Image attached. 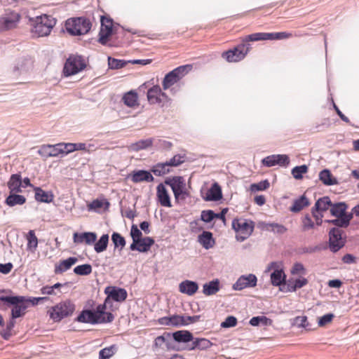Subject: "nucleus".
<instances>
[{"instance_id":"nucleus-47","label":"nucleus","mask_w":359,"mask_h":359,"mask_svg":"<svg viewBox=\"0 0 359 359\" xmlns=\"http://www.w3.org/2000/svg\"><path fill=\"white\" fill-rule=\"evenodd\" d=\"M265 227L266 230L279 235L284 234L287 231L285 226L278 223H268L266 224Z\"/></svg>"},{"instance_id":"nucleus-7","label":"nucleus","mask_w":359,"mask_h":359,"mask_svg":"<svg viewBox=\"0 0 359 359\" xmlns=\"http://www.w3.org/2000/svg\"><path fill=\"white\" fill-rule=\"evenodd\" d=\"M250 49V44L241 43L233 49L222 53V57L229 62H237L245 57Z\"/></svg>"},{"instance_id":"nucleus-33","label":"nucleus","mask_w":359,"mask_h":359,"mask_svg":"<svg viewBox=\"0 0 359 359\" xmlns=\"http://www.w3.org/2000/svg\"><path fill=\"white\" fill-rule=\"evenodd\" d=\"M347 209V205L345 203H332L330 208V212L332 216L339 217H344L347 216V213L346 212V210Z\"/></svg>"},{"instance_id":"nucleus-30","label":"nucleus","mask_w":359,"mask_h":359,"mask_svg":"<svg viewBox=\"0 0 359 359\" xmlns=\"http://www.w3.org/2000/svg\"><path fill=\"white\" fill-rule=\"evenodd\" d=\"M219 281L215 279L203 285V293L206 296L213 295L219 290Z\"/></svg>"},{"instance_id":"nucleus-62","label":"nucleus","mask_w":359,"mask_h":359,"mask_svg":"<svg viewBox=\"0 0 359 359\" xmlns=\"http://www.w3.org/2000/svg\"><path fill=\"white\" fill-rule=\"evenodd\" d=\"M130 236L133 240H136L137 241H140V240L142 238V231L135 224H133L131 226Z\"/></svg>"},{"instance_id":"nucleus-19","label":"nucleus","mask_w":359,"mask_h":359,"mask_svg":"<svg viewBox=\"0 0 359 359\" xmlns=\"http://www.w3.org/2000/svg\"><path fill=\"white\" fill-rule=\"evenodd\" d=\"M156 196L158 202L162 206L172 207L169 194L162 183L159 184L156 187Z\"/></svg>"},{"instance_id":"nucleus-60","label":"nucleus","mask_w":359,"mask_h":359,"mask_svg":"<svg viewBox=\"0 0 359 359\" xmlns=\"http://www.w3.org/2000/svg\"><path fill=\"white\" fill-rule=\"evenodd\" d=\"M237 325V319L233 316H228L224 321L221 323V327L224 328L233 327Z\"/></svg>"},{"instance_id":"nucleus-40","label":"nucleus","mask_w":359,"mask_h":359,"mask_svg":"<svg viewBox=\"0 0 359 359\" xmlns=\"http://www.w3.org/2000/svg\"><path fill=\"white\" fill-rule=\"evenodd\" d=\"M109 243V235L103 234L100 239L94 243V250L96 252L100 253L104 251Z\"/></svg>"},{"instance_id":"nucleus-49","label":"nucleus","mask_w":359,"mask_h":359,"mask_svg":"<svg viewBox=\"0 0 359 359\" xmlns=\"http://www.w3.org/2000/svg\"><path fill=\"white\" fill-rule=\"evenodd\" d=\"M92 266L89 264L79 265L74 269V272L79 276H88L92 273Z\"/></svg>"},{"instance_id":"nucleus-61","label":"nucleus","mask_w":359,"mask_h":359,"mask_svg":"<svg viewBox=\"0 0 359 359\" xmlns=\"http://www.w3.org/2000/svg\"><path fill=\"white\" fill-rule=\"evenodd\" d=\"M291 273L292 275H305L306 269L302 264L297 262L293 265Z\"/></svg>"},{"instance_id":"nucleus-39","label":"nucleus","mask_w":359,"mask_h":359,"mask_svg":"<svg viewBox=\"0 0 359 359\" xmlns=\"http://www.w3.org/2000/svg\"><path fill=\"white\" fill-rule=\"evenodd\" d=\"M27 250L31 252H34L38 246V238L33 230H30L27 235Z\"/></svg>"},{"instance_id":"nucleus-8","label":"nucleus","mask_w":359,"mask_h":359,"mask_svg":"<svg viewBox=\"0 0 359 359\" xmlns=\"http://www.w3.org/2000/svg\"><path fill=\"white\" fill-rule=\"evenodd\" d=\"M114 317L111 313H107V318L97 319L93 311L91 310H83L77 316L76 321L83 323L97 324V323H111L113 321Z\"/></svg>"},{"instance_id":"nucleus-52","label":"nucleus","mask_w":359,"mask_h":359,"mask_svg":"<svg viewBox=\"0 0 359 359\" xmlns=\"http://www.w3.org/2000/svg\"><path fill=\"white\" fill-rule=\"evenodd\" d=\"M111 241L115 248L120 247L123 249L126 245V240L119 233L114 232L111 235Z\"/></svg>"},{"instance_id":"nucleus-31","label":"nucleus","mask_w":359,"mask_h":359,"mask_svg":"<svg viewBox=\"0 0 359 359\" xmlns=\"http://www.w3.org/2000/svg\"><path fill=\"white\" fill-rule=\"evenodd\" d=\"M212 345V342L205 338H194L193 342L189 346L188 350L191 351L196 348L199 350H205Z\"/></svg>"},{"instance_id":"nucleus-57","label":"nucleus","mask_w":359,"mask_h":359,"mask_svg":"<svg viewBox=\"0 0 359 359\" xmlns=\"http://www.w3.org/2000/svg\"><path fill=\"white\" fill-rule=\"evenodd\" d=\"M216 217H217V215L211 210H203L201 215V220L206 223L210 222L212 220L216 218Z\"/></svg>"},{"instance_id":"nucleus-28","label":"nucleus","mask_w":359,"mask_h":359,"mask_svg":"<svg viewBox=\"0 0 359 359\" xmlns=\"http://www.w3.org/2000/svg\"><path fill=\"white\" fill-rule=\"evenodd\" d=\"M78 261L76 257H71L67 259L61 261L58 264L55 265V273L56 274L62 273L69 269L72 266L75 264Z\"/></svg>"},{"instance_id":"nucleus-18","label":"nucleus","mask_w":359,"mask_h":359,"mask_svg":"<svg viewBox=\"0 0 359 359\" xmlns=\"http://www.w3.org/2000/svg\"><path fill=\"white\" fill-rule=\"evenodd\" d=\"M73 240L75 243H85L86 245H90L96 241L97 234L94 232L74 233Z\"/></svg>"},{"instance_id":"nucleus-29","label":"nucleus","mask_w":359,"mask_h":359,"mask_svg":"<svg viewBox=\"0 0 359 359\" xmlns=\"http://www.w3.org/2000/svg\"><path fill=\"white\" fill-rule=\"evenodd\" d=\"M319 180L326 186H332L339 184V182L333 177L331 172L328 169H324L319 173Z\"/></svg>"},{"instance_id":"nucleus-15","label":"nucleus","mask_w":359,"mask_h":359,"mask_svg":"<svg viewBox=\"0 0 359 359\" xmlns=\"http://www.w3.org/2000/svg\"><path fill=\"white\" fill-rule=\"evenodd\" d=\"M104 292L107 294L105 302H107L109 298L115 302H122L128 297L127 291L125 289L117 287H107L105 288Z\"/></svg>"},{"instance_id":"nucleus-2","label":"nucleus","mask_w":359,"mask_h":359,"mask_svg":"<svg viewBox=\"0 0 359 359\" xmlns=\"http://www.w3.org/2000/svg\"><path fill=\"white\" fill-rule=\"evenodd\" d=\"M55 20L48 15L37 16L33 24L32 32L37 37L46 36L50 34L55 25Z\"/></svg>"},{"instance_id":"nucleus-11","label":"nucleus","mask_w":359,"mask_h":359,"mask_svg":"<svg viewBox=\"0 0 359 359\" xmlns=\"http://www.w3.org/2000/svg\"><path fill=\"white\" fill-rule=\"evenodd\" d=\"M147 97L151 104H158L163 106L164 103L169 100L168 96L162 92L159 86H154L149 88Z\"/></svg>"},{"instance_id":"nucleus-4","label":"nucleus","mask_w":359,"mask_h":359,"mask_svg":"<svg viewBox=\"0 0 359 359\" xmlns=\"http://www.w3.org/2000/svg\"><path fill=\"white\" fill-rule=\"evenodd\" d=\"M1 302L13 306L11 311L12 318H17L22 316L27 308L25 304V297L22 296H0V304Z\"/></svg>"},{"instance_id":"nucleus-46","label":"nucleus","mask_w":359,"mask_h":359,"mask_svg":"<svg viewBox=\"0 0 359 359\" xmlns=\"http://www.w3.org/2000/svg\"><path fill=\"white\" fill-rule=\"evenodd\" d=\"M178 81H180L179 79H177V76L173 72H170L168 74L165 75L163 80V88L164 90L168 89L170 86L176 83Z\"/></svg>"},{"instance_id":"nucleus-9","label":"nucleus","mask_w":359,"mask_h":359,"mask_svg":"<svg viewBox=\"0 0 359 359\" xmlns=\"http://www.w3.org/2000/svg\"><path fill=\"white\" fill-rule=\"evenodd\" d=\"M85 67L86 64L81 56H70L65 64L63 72L65 76L74 75Z\"/></svg>"},{"instance_id":"nucleus-35","label":"nucleus","mask_w":359,"mask_h":359,"mask_svg":"<svg viewBox=\"0 0 359 359\" xmlns=\"http://www.w3.org/2000/svg\"><path fill=\"white\" fill-rule=\"evenodd\" d=\"M5 202L8 206L13 207L17 205H23L26 202V198L24 196L17 194V193H11L6 198Z\"/></svg>"},{"instance_id":"nucleus-38","label":"nucleus","mask_w":359,"mask_h":359,"mask_svg":"<svg viewBox=\"0 0 359 359\" xmlns=\"http://www.w3.org/2000/svg\"><path fill=\"white\" fill-rule=\"evenodd\" d=\"M32 64V61L29 59H21L17 65L13 67V72L15 75L26 72L29 66Z\"/></svg>"},{"instance_id":"nucleus-23","label":"nucleus","mask_w":359,"mask_h":359,"mask_svg":"<svg viewBox=\"0 0 359 359\" xmlns=\"http://www.w3.org/2000/svg\"><path fill=\"white\" fill-rule=\"evenodd\" d=\"M22 177L20 174H13L7 183L11 193L22 192Z\"/></svg>"},{"instance_id":"nucleus-32","label":"nucleus","mask_w":359,"mask_h":359,"mask_svg":"<svg viewBox=\"0 0 359 359\" xmlns=\"http://www.w3.org/2000/svg\"><path fill=\"white\" fill-rule=\"evenodd\" d=\"M332 203L328 196H324L319 198L315 203L314 208L316 212H323L331 208Z\"/></svg>"},{"instance_id":"nucleus-26","label":"nucleus","mask_w":359,"mask_h":359,"mask_svg":"<svg viewBox=\"0 0 359 359\" xmlns=\"http://www.w3.org/2000/svg\"><path fill=\"white\" fill-rule=\"evenodd\" d=\"M222 197V189L218 184L215 183L207 191L204 199L206 201H217Z\"/></svg>"},{"instance_id":"nucleus-51","label":"nucleus","mask_w":359,"mask_h":359,"mask_svg":"<svg viewBox=\"0 0 359 359\" xmlns=\"http://www.w3.org/2000/svg\"><path fill=\"white\" fill-rule=\"evenodd\" d=\"M192 69L191 65H186L180 66L175 69H174L172 72L175 73L176 76H177V79L180 80L184 77Z\"/></svg>"},{"instance_id":"nucleus-17","label":"nucleus","mask_w":359,"mask_h":359,"mask_svg":"<svg viewBox=\"0 0 359 359\" xmlns=\"http://www.w3.org/2000/svg\"><path fill=\"white\" fill-rule=\"evenodd\" d=\"M59 144L54 145L51 144H43L41 146L38 150V154L44 158L48 157H56L59 154H62V149L60 148Z\"/></svg>"},{"instance_id":"nucleus-58","label":"nucleus","mask_w":359,"mask_h":359,"mask_svg":"<svg viewBox=\"0 0 359 359\" xmlns=\"http://www.w3.org/2000/svg\"><path fill=\"white\" fill-rule=\"evenodd\" d=\"M106 303L104 302V304H100L96 307V310L93 311V313L97 316V319L107 318V313L108 312H105L106 310Z\"/></svg>"},{"instance_id":"nucleus-25","label":"nucleus","mask_w":359,"mask_h":359,"mask_svg":"<svg viewBox=\"0 0 359 359\" xmlns=\"http://www.w3.org/2000/svg\"><path fill=\"white\" fill-rule=\"evenodd\" d=\"M35 199L41 203H49L53 201L54 195L52 191H45L41 187L34 188Z\"/></svg>"},{"instance_id":"nucleus-16","label":"nucleus","mask_w":359,"mask_h":359,"mask_svg":"<svg viewBox=\"0 0 359 359\" xmlns=\"http://www.w3.org/2000/svg\"><path fill=\"white\" fill-rule=\"evenodd\" d=\"M19 20L20 15L15 12L0 18V31L15 28Z\"/></svg>"},{"instance_id":"nucleus-13","label":"nucleus","mask_w":359,"mask_h":359,"mask_svg":"<svg viewBox=\"0 0 359 359\" xmlns=\"http://www.w3.org/2000/svg\"><path fill=\"white\" fill-rule=\"evenodd\" d=\"M257 278L255 274L249 273L241 276L233 285L234 290H242L248 287H254L257 285Z\"/></svg>"},{"instance_id":"nucleus-24","label":"nucleus","mask_w":359,"mask_h":359,"mask_svg":"<svg viewBox=\"0 0 359 359\" xmlns=\"http://www.w3.org/2000/svg\"><path fill=\"white\" fill-rule=\"evenodd\" d=\"M172 340L178 343H187L194 340L191 332L188 330H178L171 334Z\"/></svg>"},{"instance_id":"nucleus-10","label":"nucleus","mask_w":359,"mask_h":359,"mask_svg":"<svg viewBox=\"0 0 359 359\" xmlns=\"http://www.w3.org/2000/svg\"><path fill=\"white\" fill-rule=\"evenodd\" d=\"M343 231L339 228L333 227L329 232V248L333 252H337L341 249L346 243V239L342 237Z\"/></svg>"},{"instance_id":"nucleus-48","label":"nucleus","mask_w":359,"mask_h":359,"mask_svg":"<svg viewBox=\"0 0 359 359\" xmlns=\"http://www.w3.org/2000/svg\"><path fill=\"white\" fill-rule=\"evenodd\" d=\"M293 324L298 327H303L306 330H311V325L308 322L307 317L306 316H297L293 320Z\"/></svg>"},{"instance_id":"nucleus-50","label":"nucleus","mask_w":359,"mask_h":359,"mask_svg":"<svg viewBox=\"0 0 359 359\" xmlns=\"http://www.w3.org/2000/svg\"><path fill=\"white\" fill-rule=\"evenodd\" d=\"M116 349V345L102 348L99 352V359H109L115 353Z\"/></svg>"},{"instance_id":"nucleus-63","label":"nucleus","mask_w":359,"mask_h":359,"mask_svg":"<svg viewBox=\"0 0 359 359\" xmlns=\"http://www.w3.org/2000/svg\"><path fill=\"white\" fill-rule=\"evenodd\" d=\"M334 316L332 313H327L322 317H320L318 320V325L320 327H323L326 325L327 324L330 323L332 319L334 318Z\"/></svg>"},{"instance_id":"nucleus-5","label":"nucleus","mask_w":359,"mask_h":359,"mask_svg":"<svg viewBox=\"0 0 359 359\" xmlns=\"http://www.w3.org/2000/svg\"><path fill=\"white\" fill-rule=\"evenodd\" d=\"M232 228L237 232L236 240L243 242L252 233L254 223L245 219H234L232 221Z\"/></svg>"},{"instance_id":"nucleus-27","label":"nucleus","mask_w":359,"mask_h":359,"mask_svg":"<svg viewBox=\"0 0 359 359\" xmlns=\"http://www.w3.org/2000/svg\"><path fill=\"white\" fill-rule=\"evenodd\" d=\"M198 241L206 250L212 248L215 243V241L212 237V233L206 231H204L201 235L198 236Z\"/></svg>"},{"instance_id":"nucleus-12","label":"nucleus","mask_w":359,"mask_h":359,"mask_svg":"<svg viewBox=\"0 0 359 359\" xmlns=\"http://www.w3.org/2000/svg\"><path fill=\"white\" fill-rule=\"evenodd\" d=\"M114 31L113 20L105 16L101 17V27L99 32L98 41L102 45H106L108 38L112 34Z\"/></svg>"},{"instance_id":"nucleus-21","label":"nucleus","mask_w":359,"mask_h":359,"mask_svg":"<svg viewBox=\"0 0 359 359\" xmlns=\"http://www.w3.org/2000/svg\"><path fill=\"white\" fill-rule=\"evenodd\" d=\"M154 346L156 348L167 349L172 348V336L169 332H164L163 335L157 337L154 340Z\"/></svg>"},{"instance_id":"nucleus-34","label":"nucleus","mask_w":359,"mask_h":359,"mask_svg":"<svg viewBox=\"0 0 359 359\" xmlns=\"http://www.w3.org/2000/svg\"><path fill=\"white\" fill-rule=\"evenodd\" d=\"M352 218L353 213H349L348 215H347V216L339 217L334 219L326 220V222L335 225L337 228H346L349 225Z\"/></svg>"},{"instance_id":"nucleus-43","label":"nucleus","mask_w":359,"mask_h":359,"mask_svg":"<svg viewBox=\"0 0 359 359\" xmlns=\"http://www.w3.org/2000/svg\"><path fill=\"white\" fill-rule=\"evenodd\" d=\"M151 171L156 176H162L170 172L168 164L166 162L154 165Z\"/></svg>"},{"instance_id":"nucleus-41","label":"nucleus","mask_w":359,"mask_h":359,"mask_svg":"<svg viewBox=\"0 0 359 359\" xmlns=\"http://www.w3.org/2000/svg\"><path fill=\"white\" fill-rule=\"evenodd\" d=\"M104 205V209H107L109 206V203L107 201H103L102 200L95 199L88 205V210L99 212Z\"/></svg>"},{"instance_id":"nucleus-45","label":"nucleus","mask_w":359,"mask_h":359,"mask_svg":"<svg viewBox=\"0 0 359 359\" xmlns=\"http://www.w3.org/2000/svg\"><path fill=\"white\" fill-rule=\"evenodd\" d=\"M154 243V240L151 237H144L140 240L137 243L138 251L146 252L150 250L151 245Z\"/></svg>"},{"instance_id":"nucleus-54","label":"nucleus","mask_w":359,"mask_h":359,"mask_svg":"<svg viewBox=\"0 0 359 359\" xmlns=\"http://www.w3.org/2000/svg\"><path fill=\"white\" fill-rule=\"evenodd\" d=\"M126 63L127 62L123 60H118L111 57H108L109 67L112 69H118L122 68L126 65Z\"/></svg>"},{"instance_id":"nucleus-53","label":"nucleus","mask_w":359,"mask_h":359,"mask_svg":"<svg viewBox=\"0 0 359 359\" xmlns=\"http://www.w3.org/2000/svg\"><path fill=\"white\" fill-rule=\"evenodd\" d=\"M308 167L306 165L296 166L292 170V175L296 180H301L303 177V174L307 172Z\"/></svg>"},{"instance_id":"nucleus-64","label":"nucleus","mask_w":359,"mask_h":359,"mask_svg":"<svg viewBox=\"0 0 359 359\" xmlns=\"http://www.w3.org/2000/svg\"><path fill=\"white\" fill-rule=\"evenodd\" d=\"M184 162L183 156L180 155H175L166 163L170 166H178Z\"/></svg>"},{"instance_id":"nucleus-59","label":"nucleus","mask_w":359,"mask_h":359,"mask_svg":"<svg viewBox=\"0 0 359 359\" xmlns=\"http://www.w3.org/2000/svg\"><path fill=\"white\" fill-rule=\"evenodd\" d=\"M62 154H68L75 151V143H58Z\"/></svg>"},{"instance_id":"nucleus-36","label":"nucleus","mask_w":359,"mask_h":359,"mask_svg":"<svg viewBox=\"0 0 359 359\" xmlns=\"http://www.w3.org/2000/svg\"><path fill=\"white\" fill-rule=\"evenodd\" d=\"M309 199L304 195H302L294 201L293 205L290 207V210L293 212H298L304 208L309 206Z\"/></svg>"},{"instance_id":"nucleus-20","label":"nucleus","mask_w":359,"mask_h":359,"mask_svg":"<svg viewBox=\"0 0 359 359\" xmlns=\"http://www.w3.org/2000/svg\"><path fill=\"white\" fill-rule=\"evenodd\" d=\"M130 177L131 180L134 183H140L142 182H151L154 180L150 172L144 170L133 171Z\"/></svg>"},{"instance_id":"nucleus-55","label":"nucleus","mask_w":359,"mask_h":359,"mask_svg":"<svg viewBox=\"0 0 359 359\" xmlns=\"http://www.w3.org/2000/svg\"><path fill=\"white\" fill-rule=\"evenodd\" d=\"M152 140L151 139L142 140L133 144L131 147L133 150L138 151L141 149H144L151 146Z\"/></svg>"},{"instance_id":"nucleus-14","label":"nucleus","mask_w":359,"mask_h":359,"mask_svg":"<svg viewBox=\"0 0 359 359\" xmlns=\"http://www.w3.org/2000/svg\"><path fill=\"white\" fill-rule=\"evenodd\" d=\"M262 163L269 168L276 165L287 166L290 163V158L286 154H273L263 158Z\"/></svg>"},{"instance_id":"nucleus-37","label":"nucleus","mask_w":359,"mask_h":359,"mask_svg":"<svg viewBox=\"0 0 359 359\" xmlns=\"http://www.w3.org/2000/svg\"><path fill=\"white\" fill-rule=\"evenodd\" d=\"M271 282L274 286H280L285 282V275L282 269H276L271 274Z\"/></svg>"},{"instance_id":"nucleus-56","label":"nucleus","mask_w":359,"mask_h":359,"mask_svg":"<svg viewBox=\"0 0 359 359\" xmlns=\"http://www.w3.org/2000/svg\"><path fill=\"white\" fill-rule=\"evenodd\" d=\"M270 186L269 182L267 180L259 182V183L252 184L250 189L252 191H264L267 189Z\"/></svg>"},{"instance_id":"nucleus-6","label":"nucleus","mask_w":359,"mask_h":359,"mask_svg":"<svg viewBox=\"0 0 359 359\" xmlns=\"http://www.w3.org/2000/svg\"><path fill=\"white\" fill-rule=\"evenodd\" d=\"M165 184L171 187L176 201L184 200L188 196V193L185 190L186 184L183 177L175 176L168 178L165 180Z\"/></svg>"},{"instance_id":"nucleus-44","label":"nucleus","mask_w":359,"mask_h":359,"mask_svg":"<svg viewBox=\"0 0 359 359\" xmlns=\"http://www.w3.org/2000/svg\"><path fill=\"white\" fill-rule=\"evenodd\" d=\"M123 100L124 104L130 107H134L138 105L137 94L134 91H130L126 93L123 97Z\"/></svg>"},{"instance_id":"nucleus-42","label":"nucleus","mask_w":359,"mask_h":359,"mask_svg":"<svg viewBox=\"0 0 359 359\" xmlns=\"http://www.w3.org/2000/svg\"><path fill=\"white\" fill-rule=\"evenodd\" d=\"M272 35L270 34V33H266V32L254 33V34L246 36L244 39V41L248 42V41L270 40V37Z\"/></svg>"},{"instance_id":"nucleus-22","label":"nucleus","mask_w":359,"mask_h":359,"mask_svg":"<svg viewBox=\"0 0 359 359\" xmlns=\"http://www.w3.org/2000/svg\"><path fill=\"white\" fill-rule=\"evenodd\" d=\"M198 289V285L197 283L192 280H186L181 282L179 285V291L189 296L194 294Z\"/></svg>"},{"instance_id":"nucleus-1","label":"nucleus","mask_w":359,"mask_h":359,"mask_svg":"<svg viewBox=\"0 0 359 359\" xmlns=\"http://www.w3.org/2000/svg\"><path fill=\"white\" fill-rule=\"evenodd\" d=\"M92 27L90 20L84 17L72 18L65 22L67 32L72 36H81L89 32Z\"/></svg>"},{"instance_id":"nucleus-3","label":"nucleus","mask_w":359,"mask_h":359,"mask_svg":"<svg viewBox=\"0 0 359 359\" xmlns=\"http://www.w3.org/2000/svg\"><path fill=\"white\" fill-rule=\"evenodd\" d=\"M75 305L70 300L61 302L51 308L50 318L55 322H60L63 318L72 315Z\"/></svg>"}]
</instances>
